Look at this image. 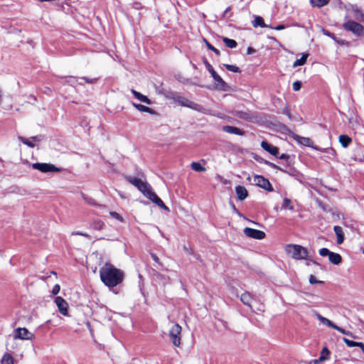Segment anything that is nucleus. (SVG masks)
<instances>
[{
	"instance_id": "obj_6",
	"label": "nucleus",
	"mask_w": 364,
	"mask_h": 364,
	"mask_svg": "<svg viewBox=\"0 0 364 364\" xmlns=\"http://www.w3.org/2000/svg\"><path fill=\"white\" fill-rule=\"evenodd\" d=\"M143 194L151 200L153 203L156 204L160 208H163L166 212H169V208L164 203V202L157 196V195L151 190L150 186H149L146 190L143 192Z\"/></svg>"
},
{
	"instance_id": "obj_29",
	"label": "nucleus",
	"mask_w": 364,
	"mask_h": 364,
	"mask_svg": "<svg viewBox=\"0 0 364 364\" xmlns=\"http://www.w3.org/2000/svg\"><path fill=\"white\" fill-rule=\"evenodd\" d=\"M133 106L140 112H147L150 114H152L154 112L151 108L144 106L143 105L133 103Z\"/></svg>"
},
{
	"instance_id": "obj_18",
	"label": "nucleus",
	"mask_w": 364,
	"mask_h": 364,
	"mask_svg": "<svg viewBox=\"0 0 364 364\" xmlns=\"http://www.w3.org/2000/svg\"><path fill=\"white\" fill-rule=\"evenodd\" d=\"M261 146L263 149L268 151L273 156H277L279 154V149L277 147L269 144L265 141H262Z\"/></svg>"
},
{
	"instance_id": "obj_13",
	"label": "nucleus",
	"mask_w": 364,
	"mask_h": 364,
	"mask_svg": "<svg viewBox=\"0 0 364 364\" xmlns=\"http://www.w3.org/2000/svg\"><path fill=\"white\" fill-rule=\"evenodd\" d=\"M127 179L129 181V183L136 187L142 193L146 190L147 187L149 186L146 182L136 177H128Z\"/></svg>"
},
{
	"instance_id": "obj_2",
	"label": "nucleus",
	"mask_w": 364,
	"mask_h": 364,
	"mask_svg": "<svg viewBox=\"0 0 364 364\" xmlns=\"http://www.w3.org/2000/svg\"><path fill=\"white\" fill-rule=\"evenodd\" d=\"M286 253L296 260L307 259L309 252L306 248L299 245H286L284 247Z\"/></svg>"
},
{
	"instance_id": "obj_10",
	"label": "nucleus",
	"mask_w": 364,
	"mask_h": 364,
	"mask_svg": "<svg viewBox=\"0 0 364 364\" xmlns=\"http://www.w3.org/2000/svg\"><path fill=\"white\" fill-rule=\"evenodd\" d=\"M32 167L33 168L38 170L43 173L55 172L59 171V169L53 164L46 163H34L32 164Z\"/></svg>"
},
{
	"instance_id": "obj_45",
	"label": "nucleus",
	"mask_w": 364,
	"mask_h": 364,
	"mask_svg": "<svg viewBox=\"0 0 364 364\" xmlns=\"http://www.w3.org/2000/svg\"><path fill=\"white\" fill-rule=\"evenodd\" d=\"M60 289V285L59 284H55L53 287L51 292H52L53 294L56 295V294H58L59 293Z\"/></svg>"
},
{
	"instance_id": "obj_16",
	"label": "nucleus",
	"mask_w": 364,
	"mask_h": 364,
	"mask_svg": "<svg viewBox=\"0 0 364 364\" xmlns=\"http://www.w3.org/2000/svg\"><path fill=\"white\" fill-rule=\"evenodd\" d=\"M294 138L298 143L304 146L311 147L316 150L319 149L318 147L314 146V141L309 137H304L296 135Z\"/></svg>"
},
{
	"instance_id": "obj_19",
	"label": "nucleus",
	"mask_w": 364,
	"mask_h": 364,
	"mask_svg": "<svg viewBox=\"0 0 364 364\" xmlns=\"http://www.w3.org/2000/svg\"><path fill=\"white\" fill-rule=\"evenodd\" d=\"M214 81L215 87L218 90H225L226 87V83L223 81L221 77L215 73L211 75Z\"/></svg>"
},
{
	"instance_id": "obj_12",
	"label": "nucleus",
	"mask_w": 364,
	"mask_h": 364,
	"mask_svg": "<svg viewBox=\"0 0 364 364\" xmlns=\"http://www.w3.org/2000/svg\"><path fill=\"white\" fill-rule=\"evenodd\" d=\"M55 303L58 306L59 312L63 316H68V304L61 296L55 298Z\"/></svg>"
},
{
	"instance_id": "obj_4",
	"label": "nucleus",
	"mask_w": 364,
	"mask_h": 364,
	"mask_svg": "<svg viewBox=\"0 0 364 364\" xmlns=\"http://www.w3.org/2000/svg\"><path fill=\"white\" fill-rule=\"evenodd\" d=\"M343 28L357 36H364V27L354 21L348 20L346 21L343 24Z\"/></svg>"
},
{
	"instance_id": "obj_1",
	"label": "nucleus",
	"mask_w": 364,
	"mask_h": 364,
	"mask_svg": "<svg viewBox=\"0 0 364 364\" xmlns=\"http://www.w3.org/2000/svg\"><path fill=\"white\" fill-rule=\"evenodd\" d=\"M101 281L109 287H114L124 279V272L109 262H106L100 270Z\"/></svg>"
},
{
	"instance_id": "obj_47",
	"label": "nucleus",
	"mask_w": 364,
	"mask_h": 364,
	"mask_svg": "<svg viewBox=\"0 0 364 364\" xmlns=\"http://www.w3.org/2000/svg\"><path fill=\"white\" fill-rule=\"evenodd\" d=\"M329 353H330V351L328 350V349L326 347H324L322 349L321 355H324L325 357H326L328 358Z\"/></svg>"
},
{
	"instance_id": "obj_49",
	"label": "nucleus",
	"mask_w": 364,
	"mask_h": 364,
	"mask_svg": "<svg viewBox=\"0 0 364 364\" xmlns=\"http://www.w3.org/2000/svg\"><path fill=\"white\" fill-rule=\"evenodd\" d=\"M255 52V50L251 47H249L247 50V54L250 55Z\"/></svg>"
},
{
	"instance_id": "obj_23",
	"label": "nucleus",
	"mask_w": 364,
	"mask_h": 364,
	"mask_svg": "<svg viewBox=\"0 0 364 364\" xmlns=\"http://www.w3.org/2000/svg\"><path fill=\"white\" fill-rule=\"evenodd\" d=\"M333 230H334L335 234L337 237V240H336L337 244L338 245L342 244L343 242L344 238H345L343 228L338 225H336V226H334Z\"/></svg>"
},
{
	"instance_id": "obj_31",
	"label": "nucleus",
	"mask_w": 364,
	"mask_h": 364,
	"mask_svg": "<svg viewBox=\"0 0 364 364\" xmlns=\"http://www.w3.org/2000/svg\"><path fill=\"white\" fill-rule=\"evenodd\" d=\"M339 142L344 148H346L351 142V139L347 135H341L339 136Z\"/></svg>"
},
{
	"instance_id": "obj_28",
	"label": "nucleus",
	"mask_w": 364,
	"mask_h": 364,
	"mask_svg": "<svg viewBox=\"0 0 364 364\" xmlns=\"http://www.w3.org/2000/svg\"><path fill=\"white\" fill-rule=\"evenodd\" d=\"M252 26L254 27H262V28H267L268 26L264 23V19L261 16H255L254 21H252Z\"/></svg>"
},
{
	"instance_id": "obj_42",
	"label": "nucleus",
	"mask_w": 364,
	"mask_h": 364,
	"mask_svg": "<svg viewBox=\"0 0 364 364\" xmlns=\"http://www.w3.org/2000/svg\"><path fill=\"white\" fill-rule=\"evenodd\" d=\"M331 251L328 250L327 248H322L319 250V254L321 256L325 257V256H329L331 254Z\"/></svg>"
},
{
	"instance_id": "obj_34",
	"label": "nucleus",
	"mask_w": 364,
	"mask_h": 364,
	"mask_svg": "<svg viewBox=\"0 0 364 364\" xmlns=\"http://www.w3.org/2000/svg\"><path fill=\"white\" fill-rule=\"evenodd\" d=\"M313 6L322 7L328 4L329 0H309Z\"/></svg>"
},
{
	"instance_id": "obj_9",
	"label": "nucleus",
	"mask_w": 364,
	"mask_h": 364,
	"mask_svg": "<svg viewBox=\"0 0 364 364\" xmlns=\"http://www.w3.org/2000/svg\"><path fill=\"white\" fill-rule=\"evenodd\" d=\"M253 181L257 186H258L259 187H260L262 188H264V190H266L267 191H273L272 186L270 182L269 181V180H267V178H265L264 177H263L262 176H259V175L255 176L253 178Z\"/></svg>"
},
{
	"instance_id": "obj_55",
	"label": "nucleus",
	"mask_w": 364,
	"mask_h": 364,
	"mask_svg": "<svg viewBox=\"0 0 364 364\" xmlns=\"http://www.w3.org/2000/svg\"><path fill=\"white\" fill-rule=\"evenodd\" d=\"M80 235H82V236H86V235H85V234H82V233H81Z\"/></svg>"
},
{
	"instance_id": "obj_38",
	"label": "nucleus",
	"mask_w": 364,
	"mask_h": 364,
	"mask_svg": "<svg viewBox=\"0 0 364 364\" xmlns=\"http://www.w3.org/2000/svg\"><path fill=\"white\" fill-rule=\"evenodd\" d=\"M338 331L341 333L343 335H346V336H350L351 338H356V336H355L353 333H352L350 331H346L341 327L338 328Z\"/></svg>"
},
{
	"instance_id": "obj_26",
	"label": "nucleus",
	"mask_w": 364,
	"mask_h": 364,
	"mask_svg": "<svg viewBox=\"0 0 364 364\" xmlns=\"http://www.w3.org/2000/svg\"><path fill=\"white\" fill-rule=\"evenodd\" d=\"M131 92L138 100H139L142 102H144L147 105L151 104V100L146 96L142 95L141 93H140L134 90H132Z\"/></svg>"
},
{
	"instance_id": "obj_44",
	"label": "nucleus",
	"mask_w": 364,
	"mask_h": 364,
	"mask_svg": "<svg viewBox=\"0 0 364 364\" xmlns=\"http://www.w3.org/2000/svg\"><path fill=\"white\" fill-rule=\"evenodd\" d=\"M205 65L207 70L209 71V73L211 75H213L214 73H215V71L214 70L212 65L208 61H205Z\"/></svg>"
},
{
	"instance_id": "obj_14",
	"label": "nucleus",
	"mask_w": 364,
	"mask_h": 364,
	"mask_svg": "<svg viewBox=\"0 0 364 364\" xmlns=\"http://www.w3.org/2000/svg\"><path fill=\"white\" fill-rule=\"evenodd\" d=\"M127 179L129 181V183L136 187L142 193L146 190L147 187L149 186L146 182L136 177H128Z\"/></svg>"
},
{
	"instance_id": "obj_30",
	"label": "nucleus",
	"mask_w": 364,
	"mask_h": 364,
	"mask_svg": "<svg viewBox=\"0 0 364 364\" xmlns=\"http://www.w3.org/2000/svg\"><path fill=\"white\" fill-rule=\"evenodd\" d=\"M308 56V53L303 54L300 59H297L296 60L294 61L293 67L296 68L304 65L306 62Z\"/></svg>"
},
{
	"instance_id": "obj_40",
	"label": "nucleus",
	"mask_w": 364,
	"mask_h": 364,
	"mask_svg": "<svg viewBox=\"0 0 364 364\" xmlns=\"http://www.w3.org/2000/svg\"><path fill=\"white\" fill-rule=\"evenodd\" d=\"M109 215L111 217H112L113 218L120 221V222H123V218L119 214L117 213V212H110L109 213Z\"/></svg>"
},
{
	"instance_id": "obj_15",
	"label": "nucleus",
	"mask_w": 364,
	"mask_h": 364,
	"mask_svg": "<svg viewBox=\"0 0 364 364\" xmlns=\"http://www.w3.org/2000/svg\"><path fill=\"white\" fill-rule=\"evenodd\" d=\"M127 179L129 181V183L136 187L142 193L146 190L147 187L149 186L146 182L136 177H128Z\"/></svg>"
},
{
	"instance_id": "obj_33",
	"label": "nucleus",
	"mask_w": 364,
	"mask_h": 364,
	"mask_svg": "<svg viewBox=\"0 0 364 364\" xmlns=\"http://www.w3.org/2000/svg\"><path fill=\"white\" fill-rule=\"evenodd\" d=\"M282 208L284 210L288 209L291 211L294 210V206L291 204V200L287 198H284Z\"/></svg>"
},
{
	"instance_id": "obj_5",
	"label": "nucleus",
	"mask_w": 364,
	"mask_h": 364,
	"mask_svg": "<svg viewBox=\"0 0 364 364\" xmlns=\"http://www.w3.org/2000/svg\"><path fill=\"white\" fill-rule=\"evenodd\" d=\"M143 194L151 200L153 203L156 204L160 208H163L166 212H169V208L164 203V202L157 196V195L151 190L150 186H149L146 190L143 192Z\"/></svg>"
},
{
	"instance_id": "obj_17",
	"label": "nucleus",
	"mask_w": 364,
	"mask_h": 364,
	"mask_svg": "<svg viewBox=\"0 0 364 364\" xmlns=\"http://www.w3.org/2000/svg\"><path fill=\"white\" fill-rule=\"evenodd\" d=\"M316 316L318 318V320L320 321L321 323H322L324 326H326L328 327L332 328L336 331H338L339 326L334 324L331 321H330L328 318L321 316V314L316 313Z\"/></svg>"
},
{
	"instance_id": "obj_35",
	"label": "nucleus",
	"mask_w": 364,
	"mask_h": 364,
	"mask_svg": "<svg viewBox=\"0 0 364 364\" xmlns=\"http://www.w3.org/2000/svg\"><path fill=\"white\" fill-rule=\"evenodd\" d=\"M223 41L228 48H234L237 46V42L235 40L223 38Z\"/></svg>"
},
{
	"instance_id": "obj_11",
	"label": "nucleus",
	"mask_w": 364,
	"mask_h": 364,
	"mask_svg": "<svg viewBox=\"0 0 364 364\" xmlns=\"http://www.w3.org/2000/svg\"><path fill=\"white\" fill-rule=\"evenodd\" d=\"M244 233L248 237L257 240H262L265 237V233L263 231L251 228H245L244 229Z\"/></svg>"
},
{
	"instance_id": "obj_50",
	"label": "nucleus",
	"mask_w": 364,
	"mask_h": 364,
	"mask_svg": "<svg viewBox=\"0 0 364 364\" xmlns=\"http://www.w3.org/2000/svg\"><path fill=\"white\" fill-rule=\"evenodd\" d=\"M285 28V26L284 24H279L277 27L274 28L275 30L280 31Z\"/></svg>"
},
{
	"instance_id": "obj_24",
	"label": "nucleus",
	"mask_w": 364,
	"mask_h": 364,
	"mask_svg": "<svg viewBox=\"0 0 364 364\" xmlns=\"http://www.w3.org/2000/svg\"><path fill=\"white\" fill-rule=\"evenodd\" d=\"M343 341L348 347H359L364 353V343L349 340L347 338H343Z\"/></svg>"
},
{
	"instance_id": "obj_21",
	"label": "nucleus",
	"mask_w": 364,
	"mask_h": 364,
	"mask_svg": "<svg viewBox=\"0 0 364 364\" xmlns=\"http://www.w3.org/2000/svg\"><path fill=\"white\" fill-rule=\"evenodd\" d=\"M18 139L24 144L26 146L33 148L36 146V143L38 142V139L36 136H33L29 139L24 138L23 136H18Z\"/></svg>"
},
{
	"instance_id": "obj_25",
	"label": "nucleus",
	"mask_w": 364,
	"mask_h": 364,
	"mask_svg": "<svg viewBox=\"0 0 364 364\" xmlns=\"http://www.w3.org/2000/svg\"><path fill=\"white\" fill-rule=\"evenodd\" d=\"M223 130L227 133L236 134V135H242L243 132L237 127L232 126H224L223 127Z\"/></svg>"
},
{
	"instance_id": "obj_8",
	"label": "nucleus",
	"mask_w": 364,
	"mask_h": 364,
	"mask_svg": "<svg viewBox=\"0 0 364 364\" xmlns=\"http://www.w3.org/2000/svg\"><path fill=\"white\" fill-rule=\"evenodd\" d=\"M181 326L178 323H174L169 331V336L175 346H179L181 344Z\"/></svg>"
},
{
	"instance_id": "obj_46",
	"label": "nucleus",
	"mask_w": 364,
	"mask_h": 364,
	"mask_svg": "<svg viewBox=\"0 0 364 364\" xmlns=\"http://www.w3.org/2000/svg\"><path fill=\"white\" fill-rule=\"evenodd\" d=\"M309 282L311 284H318V283H320L321 282L318 281L316 277H314V275H311L310 277H309Z\"/></svg>"
},
{
	"instance_id": "obj_56",
	"label": "nucleus",
	"mask_w": 364,
	"mask_h": 364,
	"mask_svg": "<svg viewBox=\"0 0 364 364\" xmlns=\"http://www.w3.org/2000/svg\"><path fill=\"white\" fill-rule=\"evenodd\" d=\"M363 254L364 255V248L363 249Z\"/></svg>"
},
{
	"instance_id": "obj_27",
	"label": "nucleus",
	"mask_w": 364,
	"mask_h": 364,
	"mask_svg": "<svg viewBox=\"0 0 364 364\" xmlns=\"http://www.w3.org/2000/svg\"><path fill=\"white\" fill-rule=\"evenodd\" d=\"M328 259L332 264L336 265L340 264L342 262L341 256L339 254L333 252H331L328 256Z\"/></svg>"
},
{
	"instance_id": "obj_43",
	"label": "nucleus",
	"mask_w": 364,
	"mask_h": 364,
	"mask_svg": "<svg viewBox=\"0 0 364 364\" xmlns=\"http://www.w3.org/2000/svg\"><path fill=\"white\" fill-rule=\"evenodd\" d=\"M301 83L299 81H295L292 84V87L294 91H299L301 89Z\"/></svg>"
},
{
	"instance_id": "obj_41",
	"label": "nucleus",
	"mask_w": 364,
	"mask_h": 364,
	"mask_svg": "<svg viewBox=\"0 0 364 364\" xmlns=\"http://www.w3.org/2000/svg\"><path fill=\"white\" fill-rule=\"evenodd\" d=\"M205 44L207 46V47L208 48V49L213 50V52H215L218 55H220V52L217 49L215 48V47H213L211 44H210L207 41H205Z\"/></svg>"
},
{
	"instance_id": "obj_22",
	"label": "nucleus",
	"mask_w": 364,
	"mask_h": 364,
	"mask_svg": "<svg viewBox=\"0 0 364 364\" xmlns=\"http://www.w3.org/2000/svg\"><path fill=\"white\" fill-rule=\"evenodd\" d=\"M253 300L252 296L249 292H244L240 296V301L246 306L250 307L251 309H252V301Z\"/></svg>"
},
{
	"instance_id": "obj_54",
	"label": "nucleus",
	"mask_w": 364,
	"mask_h": 364,
	"mask_svg": "<svg viewBox=\"0 0 364 364\" xmlns=\"http://www.w3.org/2000/svg\"><path fill=\"white\" fill-rule=\"evenodd\" d=\"M281 158H282V159L284 158V154L282 155Z\"/></svg>"
},
{
	"instance_id": "obj_53",
	"label": "nucleus",
	"mask_w": 364,
	"mask_h": 364,
	"mask_svg": "<svg viewBox=\"0 0 364 364\" xmlns=\"http://www.w3.org/2000/svg\"><path fill=\"white\" fill-rule=\"evenodd\" d=\"M151 257H152V259H153L154 261H156V262H157V261H158V259H158V257H156V255H155L154 254H152V255H151Z\"/></svg>"
},
{
	"instance_id": "obj_51",
	"label": "nucleus",
	"mask_w": 364,
	"mask_h": 364,
	"mask_svg": "<svg viewBox=\"0 0 364 364\" xmlns=\"http://www.w3.org/2000/svg\"><path fill=\"white\" fill-rule=\"evenodd\" d=\"M323 33H324L325 35H326V36H328L331 37V38H333V35H332L331 33H329L328 31H323Z\"/></svg>"
},
{
	"instance_id": "obj_20",
	"label": "nucleus",
	"mask_w": 364,
	"mask_h": 364,
	"mask_svg": "<svg viewBox=\"0 0 364 364\" xmlns=\"http://www.w3.org/2000/svg\"><path fill=\"white\" fill-rule=\"evenodd\" d=\"M235 192L237 197L240 200H243L248 196L247 190L242 186H236Z\"/></svg>"
},
{
	"instance_id": "obj_36",
	"label": "nucleus",
	"mask_w": 364,
	"mask_h": 364,
	"mask_svg": "<svg viewBox=\"0 0 364 364\" xmlns=\"http://www.w3.org/2000/svg\"><path fill=\"white\" fill-rule=\"evenodd\" d=\"M192 168L196 171H205V168L200 164L198 162H193L191 164Z\"/></svg>"
},
{
	"instance_id": "obj_32",
	"label": "nucleus",
	"mask_w": 364,
	"mask_h": 364,
	"mask_svg": "<svg viewBox=\"0 0 364 364\" xmlns=\"http://www.w3.org/2000/svg\"><path fill=\"white\" fill-rule=\"evenodd\" d=\"M1 364H14V358L9 353H6L1 358Z\"/></svg>"
},
{
	"instance_id": "obj_37",
	"label": "nucleus",
	"mask_w": 364,
	"mask_h": 364,
	"mask_svg": "<svg viewBox=\"0 0 364 364\" xmlns=\"http://www.w3.org/2000/svg\"><path fill=\"white\" fill-rule=\"evenodd\" d=\"M318 150L321 151H323L324 153L328 154L329 155L332 156L333 157H334L336 154V151L333 148H326V149H319Z\"/></svg>"
},
{
	"instance_id": "obj_48",
	"label": "nucleus",
	"mask_w": 364,
	"mask_h": 364,
	"mask_svg": "<svg viewBox=\"0 0 364 364\" xmlns=\"http://www.w3.org/2000/svg\"><path fill=\"white\" fill-rule=\"evenodd\" d=\"M327 360V358L324 355H320L319 358L317 360H314V364H318L319 362Z\"/></svg>"
},
{
	"instance_id": "obj_52",
	"label": "nucleus",
	"mask_w": 364,
	"mask_h": 364,
	"mask_svg": "<svg viewBox=\"0 0 364 364\" xmlns=\"http://www.w3.org/2000/svg\"><path fill=\"white\" fill-rule=\"evenodd\" d=\"M82 80H84L85 81H86L87 82H89V83H92L94 81L93 80H89L87 77H83Z\"/></svg>"
},
{
	"instance_id": "obj_39",
	"label": "nucleus",
	"mask_w": 364,
	"mask_h": 364,
	"mask_svg": "<svg viewBox=\"0 0 364 364\" xmlns=\"http://www.w3.org/2000/svg\"><path fill=\"white\" fill-rule=\"evenodd\" d=\"M226 68L233 73H238L240 71V69L238 67L233 65H225Z\"/></svg>"
},
{
	"instance_id": "obj_3",
	"label": "nucleus",
	"mask_w": 364,
	"mask_h": 364,
	"mask_svg": "<svg viewBox=\"0 0 364 364\" xmlns=\"http://www.w3.org/2000/svg\"><path fill=\"white\" fill-rule=\"evenodd\" d=\"M174 102L180 105L181 106L187 107L193 110L205 112V109L200 105L192 102L191 100L183 97V96H176L174 98Z\"/></svg>"
},
{
	"instance_id": "obj_7",
	"label": "nucleus",
	"mask_w": 364,
	"mask_h": 364,
	"mask_svg": "<svg viewBox=\"0 0 364 364\" xmlns=\"http://www.w3.org/2000/svg\"><path fill=\"white\" fill-rule=\"evenodd\" d=\"M14 339L20 340H33L35 336L33 333L30 332L26 328H17L14 329L13 333Z\"/></svg>"
}]
</instances>
